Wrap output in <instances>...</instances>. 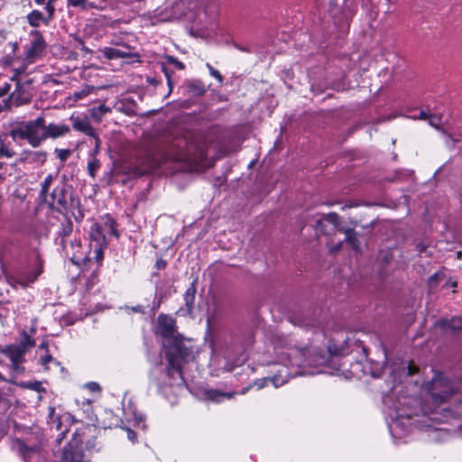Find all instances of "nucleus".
<instances>
[{"label":"nucleus","mask_w":462,"mask_h":462,"mask_svg":"<svg viewBox=\"0 0 462 462\" xmlns=\"http://www.w3.org/2000/svg\"><path fill=\"white\" fill-rule=\"evenodd\" d=\"M196 282H197V280L195 279L189 284V286L188 287V289L186 290V291L183 295V299L185 301V311L189 315L192 314V312L194 310L195 297H196V292H197Z\"/></svg>","instance_id":"a211bd4d"},{"label":"nucleus","mask_w":462,"mask_h":462,"mask_svg":"<svg viewBox=\"0 0 462 462\" xmlns=\"http://www.w3.org/2000/svg\"><path fill=\"white\" fill-rule=\"evenodd\" d=\"M94 138L96 140V142H95L96 143H95V149H94V151L90 154L91 157H93V156L97 157V154L99 152L100 140H99V138H98V136L97 134H96V137H94Z\"/></svg>","instance_id":"864d4df0"},{"label":"nucleus","mask_w":462,"mask_h":462,"mask_svg":"<svg viewBox=\"0 0 462 462\" xmlns=\"http://www.w3.org/2000/svg\"><path fill=\"white\" fill-rule=\"evenodd\" d=\"M383 372V366L377 364L375 368L371 370V375L374 378L380 377Z\"/></svg>","instance_id":"de8ad7c7"},{"label":"nucleus","mask_w":462,"mask_h":462,"mask_svg":"<svg viewBox=\"0 0 462 462\" xmlns=\"http://www.w3.org/2000/svg\"><path fill=\"white\" fill-rule=\"evenodd\" d=\"M438 278H439V274L437 273L432 274L431 276H430V278H429L430 284H432L434 282H436Z\"/></svg>","instance_id":"0e129e2a"},{"label":"nucleus","mask_w":462,"mask_h":462,"mask_svg":"<svg viewBox=\"0 0 462 462\" xmlns=\"http://www.w3.org/2000/svg\"><path fill=\"white\" fill-rule=\"evenodd\" d=\"M419 118L420 119H427V118H429V116L427 115V113L425 111L421 110L420 112Z\"/></svg>","instance_id":"69168bd1"},{"label":"nucleus","mask_w":462,"mask_h":462,"mask_svg":"<svg viewBox=\"0 0 462 462\" xmlns=\"http://www.w3.org/2000/svg\"><path fill=\"white\" fill-rule=\"evenodd\" d=\"M323 220H326L327 222L332 224L335 228L338 231V227H343L340 225V217L335 212H330L327 214L322 219H319L317 221V227L321 229V226L323 224Z\"/></svg>","instance_id":"a878e982"},{"label":"nucleus","mask_w":462,"mask_h":462,"mask_svg":"<svg viewBox=\"0 0 462 462\" xmlns=\"http://www.w3.org/2000/svg\"><path fill=\"white\" fill-rule=\"evenodd\" d=\"M290 320L295 326L309 328H314L318 324V320L314 317H304L301 314L293 315L290 318Z\"/></svg>","instance_id":"aec40b11"},{"label":"nucleus","mask_w":462,"mask_h":462,"mask_svg":"<svg viewBox=\"0 0 462 462\" xmlns=\"http://www.w3.org/2000/svg\"><path fill=\"white\" fill-rule=\"evenodd\" d=\"M355 344L356 345L357 347H360L362 349V351L364 352V354L366 356L367 355V352H368V349L366 348V346L364 345V342L359 340V339H356L355 340Z\"/></svg>","instance_id":"13d9d810"},{"label":"nucleus","mask_w":462,"mask_h":462,"mask_svg":"<svg viewBox=\"0 0 462 462\" xmlns=\"http://www.w3.org/2000/svg\"><path fill=\"white\" fill-rule=\"evenodd\" d=\"M39 348L45 349L46 351H48V343L46 341H42L40 344Z\"/></svg>","instance_id":"338daca9"},{"label":"nucleus","mask_w":462,"mask_h":462,"mask_svg":"<svg viewBox=\"0 0 462 462\" xmlns=\"http://www.w3.org/2000/svg\"><path fill=\"white\" fill-rule=\"evenodd\" d=\"M45 9L48 13V17L44 21V23L48 24L49 22L53 18L55 7L53 6V4L47 2Z\"/></svg>","instance_id":"37998d69"},{"label":"nucleus","mask_w":462,"mask_h":462,"mask_svg":"<svg viewBox=\"0 0 462 462\" xmlns=\"http://www.w3.org/2000/svg\"><path fill=\"white\" fill-rule=\"evenodd\" d=\"M91 392H99L101 390L100 385L97 383L90 382L86 384Z\"/></svg>","instance_id":"3c124183"},{"label":"nucleus","mask_w":462,"mask_h":462,"mask_svg":"<svg viewBox=\"0 0 462 462\" xmlns=\"http://www.w3.org/2000/svg\"><path fill=\"white\" fill-rule=\"evenodd\" d=\"M445 326L453 331H458L462 329V318H452L451 319L445 321Z\"/></svg>","instance_id":"f704fd0d"},{"label":"nucleus","mask_w":462,"mask_h":462,"mask_svg":"<svg viewBox=\"0 0 462 462\" xmlns=\"http://www.w3.org/2000/svg\"><path fill=\"white\" fill-rule=\"evenodd\" d=\"M158 333L167 341L174 337L176 331V320L166 314H160L157 319Z\"/></svg>","instance_id":"1a4fd4ad"},{"label":"nucleus","mask_w":462,"mask_h":462,"mask_svg":"<svg viewBox=\"0 0 462 462\" xmlns=\"http://www.w3.org/2000/svg\"><path fill=\"white\" fill-rule=\"evenodd\" d=\"M35 345L34 339H32L26 331H23V338L19 344H17L18 346H23V350L24 352L27 351L29 347H32Z\"/></svg>","instance_id":"72a5a7b5"},{"label":"nucleus","mask_w":462,"mask_h":462,"mask_svg":"<svg viewBox=\"0 0 462 462\" xmlns=\"http://www.w3.org/2000/svg\"><path fill=\"white\" fill-rule=\"evenodd\" d=\"M11 89V84L10 83H5L4 85L0 86V97L5 96Z\"/></svg>","instance_id":"09e8293b"},{"label":"nucleus","mask_w":462,"mask_h":462,"mask_svg":"<svg viewBox=\"0 0 462 462\" xmlns=\"http://www.w3.org/2000/svg\"><path fill=\"white\" fill-rule=\"evenodd\" d=\"M167 343L166 359L171 357L173 360H179L180 362V360L188 361L192 356L191 347L188 346L180 337H174L169 339Z\"/></svg>","instance_id":"39448f33"},{"label":"nucleus","mask_w":462,"mask_h":462,"mask_svg":"<svg viewBox=\"0 0 462 462\" xmlns=\"http://www.w3.org/2000/svg\"><path fill=\"white\" fill-rule=\"evenodd\" d=\"M446 285H447V286H449V287H453V288H454V287H457V282H453V281L449 280V281H448V282H446Z\"/></svg>","instance_id":"774afa93"},{"label":"nucleus","mask_w":462,"mask_h":462,"mask_svg":"<svg viewBox=\"0 0 462 462\" xmlns=\"http://www.w3.org/2000/svg\"><path fill=\"white\" fill-rule=\"evenodd\" d=\"M13 448L23 457L24 462H29V457L39 452L38 446H27L23 440L15 439Z\"/></svg>","instance_id":"f3484780"},{"label":"nucleus","mask_w":462,"mask_h":462,"mask_svg":"<svg viewBox=\"0 0 462 462\" xmlns=\"http://www.w3.org/2000/svg\"><path fill=\"white\" fill-rule=\"evenodd\" d=\"M11 80H16V87L8 97L9 106H20L30 103L32 97V89L27 88L26 84H21V79H16L15 77H13Z\"/></svg>","instance_id":"6e6552de"},{"label":"nucleus","mask_w":462,"mask_h":462,"mask_svg":"<svg viewBox=\"0 0 462 462\" xmlns=\"http://www.w3.org/2000/svg\"><path fill=\"white\" fill-rule=\"evenodd\" d=\"M23 385H24V387L33 390V391H36V392H40L41 387H42V384L39 381L27 382Z\"/></svg>","instance_id":"a18cd8bd"},{"label":"nucleus","mask_w":462,"mask_h":462,"mask_svg":"<svg viewBox=\"0 0 462 462\" xmlns=\"http://www.w3.org/2000/svg\"><path fill=\"white\" fill-rule=\"evenodd\" d=\"M69 5L75 7L86 8V0H69Z\"/></svg>","instance_id":"49530a36"},{"label":"nucleus","mask_w":462,"mask_h":462,"mask_svg":"<svg viewBox=\"0 0 462 462\" xmlns=\"http://www.w3.org/2000/svg\"><path fill=\"white\" fill-rule=\"evenodd\" d=\"M73 231V223L72 221L66 217L64 221L61 222L60 228L58 231V236L62 237H69Z\"/></svg>","instance_id":"cd10ccee"},{"label":"nucleus","mask_w":462,"mask_h":462,"mask_svg":"<svg viewBox=\"0 0 462 462\" xmlns=\"http://www.w3.org/2000/svg\"><path fill=\"white\" fill-rule=\"evenodd\" d=\"M108 112H110V108L106 105L101 104L91 108V116L95 119L100 120L101 117Z\"/></svg>","instance_id":"2f4dec72"},{"label":"nucleus","mask_w":462,"mask_h":462,"mask_svg":"<svg viewBox=\"0 0 462 462\" xmlns=\"http://www.w3.org/2000/svg\"><path fill=\"white\" fill-rule=\"evenodd\" d=\"M101 166L100 161L97 157H91L88 162V172L89 176L95 179L97 171Z\"/></svg>","instance_id":"c756f323"},{"label":"nucleus","mask_w":462,"mask_h":462,"mask_svg":"<svg viewBox=\"0 0 462 462\" xmlns=\"http://www.w3.org/2000/svg\"><path fill=\"white\" fill-rule=\"evenodd\" d=\"M14 141L26 140L32 147H39L46 140L45 117L40 116L34 120L23 122L10 131Z\"/></svg>","instance_id":"f257e3e1"},{"label":"nucleus","mask_w":462,"mask_h":462,"mask_svg":"<svg viewBox=\"0 0 462 462\" xmlns=\"http://www.w3.org/2000/svg\"><path fill=\"white\" fill-rule=\"evenodd\" d=\"M178 149L179 159L202 161L207 156V143L197 138L189 140L186 136L177 138L173 143Z\"/></svg>","instance_id":"7ed1b4c3"},{"label":"nucleus","mask_w":462,"mask_h":462,"mask_svg":"<svg viewBox=\"0 0 462 462\" xmlns=\"http://www.w3.org/2000/svg\"><path fill=\"white\" fill-rule=\"evenodd\" d=\"M43 271V260L40 254L36 255L35 266L32 270H20L13 277L15 283L27 287L33 283Z\"/></svg>","instance_id":"423d86ee"},{"label":"nucleus","mask_w":462,"mask_h":462,"mask_svg":"<svg viewBox=\"0 0 462 462\" xmlns=\"http://www.w3.org/2000/svg\"><path fill=\"white\" fill-rule=\"evenodd\" d=\"M26 352L23 350V346L11 344L1 348V354L7 356L11 363H22L23 361V356Z\"/></svg>","instance_id":"4468645a"},{"label":"nucleus","mask_w":462,"mask_h":462,"mask_svg":"<svg viewBox=\"0 0 462 462\" xmlns=\"http://www.w3.org/2000/svg\"><path fill=\"white\" fill-rule=\"evenodd\" d=\"M67 237H62L60 236H57L55 239V243L57 245H59L63 252H65L67 254H69L68 246H67Z\"/></svg>","instance_id":"79ce46f5"},{"label":"nucleus","mask_w":462,"mask_h":462,"mask_svg":"<svg viewBox=\"0 0 462 462\" xmlns=\"http://www.w3.org/2000/svg\"><path fill=\"white\" fill-rule=\"evenodd\" d=\"M69 200L70 205L74 207V199L72 194L69 192V187L62 183L60 186H57L53 189L50 195V199L47 197V203L50 208L56 210L59 213H63L69 207Z\"/></svg>","instance_id":"20e7f679"},{"label":"nucleus","mask_w":462,"mask_h":462,"mask_svg":"<svg viewBox=\"0 0 462 462\" xmlns=\"http://www.w3.org/2000/svg\"><path fill=\"white\" fill-rule=\"evenodd\" d=\"M206 66H207V68L208 69V72H209L210 76L215 78L218 81V83L222 84L223 80H224V78L221 75V73L217 69L213 68L209 63H207Z\"/></svg>","instance_id":"a19ab883"},{"label":"nucleus","mask_w":462,"mask_h":462,"mask_svg":"<svg viewBox=\"0 0 462 462\" xmlns=\"http://www.w3.org/2000/svg\"><path fill=\"white\" fill-rule=\"evenodd\" d=\"M93 430H95V429L89 426H84L77 430L71 440L63 448L59 455H57V462H83L84 450L80 447L83 443L82 437H84L87 432L91 433Z\"/></svg>","instance_id":"f03ea898"},{"label":"nucleus","mask_w":462,"mask_h":462,"mask_svg":"<svg viewBox=\"0 0 462 462\" xmlns=\"http://www.w3.org/2000/svg\"><path fill=\"white\" fill-rule=\"evenodd\" d=\"M338 232L343 233L345 241L352 246V248L358 252L360 250V241L358 239V234L350 227H338Z\"/></svg>","instance_id":"6ab92c4d"},{"label":"nucleus","mask_w":462,"mask_h":462,"mask_svg":"<svg viewBox=\"0 0 462 462\" xmlns=\"http://www.w3.org/2000/svg\"><path fill=\"white\" fill-rule=\"evenodd\" d=\"M21 363H11V366L14 371H23V368L20 366Z\"/></svg>","instance_id":"680f3d73"},{"label":"nucleus","mask_w":462,"mask_h":462,"mask_svg":"<svg viewBox=\"0 0 462 462\" xmlns=\"http://www.w3.org/2000/svg\"><path fill=\"white\" fill-rule=\"evenodd\" d=\"M7 409V400L0 393V410L5 411Z\"/></svg>","instance_id":"4d7b16f0"},{"label":"nucleus","mask_w":462,"mask_h":462,"mask_svg":"<svg viewBox=\"0 0 462 462\" xmlns=\"http://www.w3.org/2000/svg\"><path fill=\"white\" fill-rule=\"evenodd\" d=\"M267 382H273V385L275 387H278L279 385H282L285 383L284 380H282L281 383H279V378L277 376H274L273 378H261L254 381V385L257 387V389L263 388Z\"/></svg>","instance_id":"7c9ffc66"},{"label":"nucleus","mask_w":462,"mask_h":462,"mask_svg":"<svg viewBox=\"0 0 462 462\" xmlns=\"http://www.w3.org/2000/svg\"><path fill=\"white\" fill-rule=\"evenodd\" d=\"M0 155H5L7 158H10V157H12L13 154L9 152L8 149L2 147L0 149Z\"/></svg>","instance_id":"bf43d9fd"},{"label":"nucleus","mask_w":462,"mask_h":462,"mask_svg":"<svg viewBox=\"0 0 462 462\" xmlns=\"http://www.w3.org/2000/svg\"><path fill=\"white\" fill-rule=\"evenodd\" d=\"M70 132V127L64 124H45V135L48 138L57 139L67 135Z\"/></svg>","instance_id":"9b49d317"},{"label":"nucleus","mask_w":462,"mask_h":462,"mask_svg":"<svg viewBox=\"0 0 462 462\" xmlns=\"http://www.w3.org/2000/svg\"><path fill=\"white\" fill-rule=\"evenodd\" d=\"M81 247V242L79 239H74L70 241V248L73 250L72 255L70 257V260L72 263H77L81 259L80 256L77 255V253L79 252V249Z\"/></svg>","instance_id":"473e14b6"},{"label":"nucleus","mask_w":462,"mask_h":462,"mask_svg":"<svg viewBox=\"0 0 462 462\" xmlns=\"http://www.w3.org/2000/svg\"><path fill=\"white\" fill-rule=\"evenodd\" d=\"M53 361V357L51 354L47 353L44 356L41 358V365H46L50 362Z\"/></svg>","instance_id":"5fc2aeb1"},{"label":"nucleus","mask_w":462,"mask_h":462,"mask_svg":"<svg viewBox=\"0 0 462 462\" xmlns=\"http://www.w3.org/2000/svg\"><path fill=\"white\" fill-rule=\"evenodd\" d=\"M90 237H91V241L92 242L93 241L96 242L95 245H106V236L103 234L102 227L100 226H98V225H95L91 228Z\"/></svg>","instance_id":"393cba45"},{"label":"nucleus","mask_w":462,"mask_h":462,"mask_svg":"<svg viewBox=\"0 0 462 462\" xmlns=\"http://www.w3.org/2000/svg\"><path fill=\"white\" fill-rule=\"evenodd\" d=\"M67 433V430H62L57 437L56 439V442L58 444H60V442L62 441V439L65 438V435Z\"/></svg>","instance_id":"052dcab7"},{"label":"nucleus","mask_w":462,"mask_h":462,"mask_svg":"<svg viewBox=\"0 0 462 462\" xmlns=\"http://www.w3.org/2000/svg\"><path fill=\"white\" fill-rule=\"evenodd\" d=\"M70 119L73 121L72 127L73 129L84 133L86 135L90 137H96V130L91 125L90 122L87 117H73Z\"/></svg>","instance_id":"ddd939ff"},{"label":"nucleus","mask_w":462,"mask_h":462,"mask_svg":"<svg viewBox=\"0 0 462 462\" xmlns=\"http://www.w3.org/2000/svg\"><path fill=\"white\" fill-rule=\"evenodd\" d=\"M23 159L29 162L43 163L47 158V152L43 151H24Z\"/></svg>","instance_id":"412c9836"},{"label":"nucleus","mask_w":462,"mask_h":462,"mask_svg":"<svg viewBox=\"0 0 462 462\" xmlns=\"http://www.w3.org/2000/svg\"><path fill=\"white\" fill-rule=\"evenodd\" d=\"M128 51H123L116 48L112 47H105L102 50L103 55L107 60H116V59H126V58H139V54L136 52H133L130 51V47L125 46Z\"/></svg>","instance_id":"9d476101"},{"label":"nucleus","mask_w":462,"mask_h":462,"mask_svg":"<svg viewBox=\"0 0 462 462\" xmlns=\"http://www.w3.org/2000/svg\"><path fill=\"white\" fill-rule=\"evenodd\" d=\"M233 395V393H223L218 390H208L205 393L206 398L214 402H219L225 398L230 399Z\"/></svg>","instance_id":"b1692460"},{"label":"nucleus","mask_w":462,"mask_h":462,"mask_svg":"<svg viewBox=\"0 0 462 462\" xmlns=\"http://www.w3.org/2000/svg\"><path fill=\"white\" fill-rule=\"evenodd\" d=\"M167 266V262L162 259V258H159L156 260L155 262V268L158 269V270H163L165 269Z\"/></svg>","instance_id":"8fccbe9b"},{"label":"nucleus","mask_w":462,"mask_h":462,"mask_svg":"<svg viewBox=\"0 0 462 462\" xmlns=\"http://www.w3.org/2000/svg\"><path fill=\"white\" fill-rule=\"evenodd\" d=\"M94 88H95L93 86L86 85L80 90L75 91L73 94V97L76 100L82 99V98L86 97L87 96H88L94 90Z\"/></svg>","instance_id":"c9c22d12"},{"label":"nucleus","mask_w":462,"mask_h":462,"mask_svg":"<svg viewBox=\"0 0 462 462\" xmlns=\"http://www.w3.org/2000/svg\"><path fill=\"white\" fill-rule=\"evenodd\" d=\"M162 71L163 72V74L165 75V77L167 79V84H168L169 88H170L169 93H171V88H172V85H173V81H172V79H171L173 71L171 70L167 67L166 61L162 63Z\"/></svg>","instance_id":"58836bf2"},{"label":"nucleus","mask_w":462,"mask_h":462,"mask_svg":"<svg viewBox=\"0 0 462 462\" xmlns=\"http://www.w3.org/2000/svg\"><path fill=\"white\" fill-rule=\"evenodd\" d=\"M27 20L30 25L32 27H38L41 21H45L43 14L41 11L33 10L27 15Z\"/></svg>","instance_id":"c85d7f7f"},{"label":"nucleus","mask_w":462,"mask_h":462,"mask_svg":"<svg viewBox=\"0 0 462 462\" xmlns=\"http://www.w3.org/2000/svg\"><path fill=\"white\" fill-rule=\"evenodd\" d=\"M186 94L190 97H200L207 91V87L200 79H190L183 85Z\"/></svg>","instance_id":"f8f14e48"},{"label":"nucleus","mask_w":462,"mask_h":462,"mask_svg":"<svg viewBox=\"0 0 462 462\" xmlns=\"http://www.w3.org/2000/svg\"><path fill=\"white\" fill-rule=\"evenodd\" d=\"M126 431H127V438H128V439L131 442H133V443L136 442V439H137L136 433L134 430H130V429H127Z\"/></svg>","instance_id":"6e6d98bb"},{"label":"nucleus","mask_w":462,"mask_h":462,"mask_svg":"<svg viewBox=\"0 0 462 462\" xmlns=\"http://www.w3.org/2000/svg\"><path fill=\"white\" fill-rule=\"evenodd\" d=\"M89 427H92L95 429V430L91 431V433L87 432L84 437H82L83 443L80 445L82 448H85L87 450H94L97 448L96 444V436L95 432L97 430V428L94 425H88Z\"/></svg>","instance_id":"5701e85b"},{"label":"nucleus","mask_w":462,"mask_h":462,"mask_svg":"<svg viewBox=\"0 0 462 462\" xmlns=\"http://www.w3.org/2000/svg\"><path fill=\"white\" fill-rule=\"evenodd\" d=\"M94 257L97 262H100L103 260L104 253H103V245H94Z\"/></svg>","instance_id":"c03bdc74"},{"label":"nucleus","mask_w":462,"mask_h":462,"mask_svg":"<svg viewBox=\"0 0 462 462\" xmlns=\"http://www.w3.org/2000/svg\"><path fill=\"white\" fill-rule=\"evenodd\" d=\"M440 122V118L436 116H429V124L436 128H438L439 124Z\"/></svg>","instance_id":"603ef678"},{"label":"nucleus","mask_w":462,"mask_h":462,"mask_svg":"<svg viewBox=\"0 0 462 462\" xmlns=\"http://www.w3.org/2000/svg\"><path fill=\"white\" fill-rule=\"evenodd\" d=\"M53 181V176L51 174H49L45 177L44 180L41 184V190L39 194V198L42 201H47L48 192L50 189V187Z\"/></svg>","instance_id":"bb28decb"},{"label":"nucleus","mask_w":462,"mask_h":462,"mask_svg":"<svg viewBox=\"0 0 462 462\" xmlns=\"http://www.w3.org/2000/svg\"><path fill=\"white\" fill-rule=\"evenodd\" d=\"M167 375L173 379L176 384L182 383L184 382L182 376L181 364L179 360H173L171 357L167 359Z\"/></svg>","instance_id":"2eb2a0df"},{"label":"nucleus","mask_w":462,"mask_h":462,"mask_svg":"<svg viewBox=\"0 0 462 462\" xmlns=\"http://www.w3.org/2000/svg\"><path fill=\"white\" fill-rule=\"evenodd\" d=\"M46 46L47 43L42 32L37 30L32 31L30 32V44L25 51L26 60L33 62L43 54Z\"/></svg>","instance_id":"0eeeda50"},{"label":"nucleus","mask_w":462,"mask_h":462,"mask_svg":"<svg viewBox=\"0 0 462 462\" xmlns=\"http://www.w3.org/2000/svg\"><path fill=\"white\" fill-rule=\"evenodd\" d=\"M116 220L110 217H106V221L105 222V226L107 229V232L116 237L119 236L118 231L116 229Z\"/></svg>","instance_id":"4c0bfd02"},{"label":"nucleus","mask_w":462,"mask_h":462,"mask_svg":"<svg viewBox=\"0 0 462 462\" xmlns=\"http://www.w3.org/2000/svg\"><path fill=\"white\" fill-rule=\"evenodd\" d=\"M164 60L166 61L167 64L169 65H172L175 69H179V70H183L185 69V64L181 61H180L177 58H175L174 56H171V55H166L164 57Z\"/></svg>","instance_id":"e433bc0d"},{"label":"nucleus","mask_w":462,"mask_h":462,"mask_svg":"<svg viewBox=\"0 0 462 462\" xmlns=\"http://www.w3.org/2000/svg\"><path fill=\"white\" fill-rule=\"evenodd\" d=\"M21 84H26V88H29V89H32V79H27L25 80H22L21 79Z\"/></svg>","instance_id":"e2e57ef3"},{"label":"nucleus","mask_w":462,"mask_h":462,"mask_svg":"<svg viewBox=\"0 0 462 462\" xmlns=\"http://www.w3.org/2000/svg\"><path fill=\"white\" fill-rule=\"evenodd\" d=\"M392 259L393 254L390 251L381 253L379 257V275L381 276V278L384 279L389 275V272L387 271V265L391 263Z\"/></svg>","instance_id":"4be33fe9"},{"label":"nucleus","mask_w":462,"mask_h":462,"mask_svg":"<svg viewBox=\"0 0 462 462\" xmlns=\"http://www.w3.org/2000/svg\"><path fill=\"white\" fill-rule=\"evenodd\" d=\"M254 342V333L249 329L241 330L232 335V343L234 345H240L244 349L252 346Z\"/></svg>","instance_id":"dca6fc26"},{"label":"nucleus","mask_w":462,"mask_h":462,"mask_svg":"<svg viewBox=\"0 0 462 462\" xmlns=\"http://www.w3.org/2000/svg\"><path fill=\"white\" fill-rule=\"evenodd\" d=\"M54 153L59 158L62 165L65 163V162L69 159V157L71 154V151L69 149H59L56 148L54 150Z\"/></svg>","instance_id":"ea45409f"}]
</instances>
